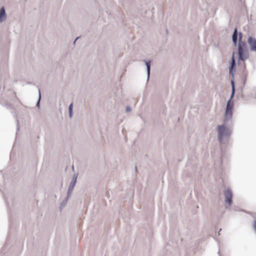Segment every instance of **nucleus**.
<instances>
[{
    "instance_id": "f257e3e1",
    "label": "nucleus",
    "mask_w": 256,
    "mask_h": 256,
    "mask_svg": "<svg viewBox=\"0 0 256 256\" xmlns=\"http://www.w3.org/2000/svg\"><path fill=\"white\" fill-rule=\"evenodd\" d=\"M239 35L240 38L238 44V54L239 56V60L244 62L248 58L249 56V53L246 43L242 41V34L240 33Z\"/></svg>"
},
{
    "instance_id": "f03ea898",
    "label": "nucleus",
    "mask_w": 256,
    "mask_h": 256,
    "mask_svg": "<svg viewBox=\"0 0 256 256\" xmlns=\"http://www.w3.org/2000/svg\"><path fill=\"white\" fill-rule=\"evenodd\" d=\"M232 124H224H224L218 126V140L220 142H222V138L224 137H228L232 133V129L230 126Z\"/></svg>"
},
{
    "instance_id": "7ed1b4c3",
    "label": "nucleus",
    "mask_w": 256,
    "mask_h": 256,
    "mask_svg": "<svg viewBox=\"0 0 256 256\" xmlns=\"http://www.w3.org/2000/svg\"><path fill=\"white\" fill-rule=\"evenodd\" d=\"M233 103L229 100L226 104V109L224 116V124H228L232 123Z\"/></svg>"
},
{
    "instance_id": "20e7f679",
    "label": "nucleus",
    "mask_w": 256,
    "mask_h": 256,
    "mask_svg": "<svg viewBox=\"0 0 256 256\" xmlns=\"http://www.w3.org/2000/svg\"><path fill=\"white\" fill-rule=\"evenodd\" d=\"M224 194L225 198V202L228 204V206H230L232 203V194L230 188H227L224 192Z\"/></svg>"
},
{
    "instance_id": "39448f33",
    "label": "nucleus",
    "mask_w": 256,
    "mask_h": 256,
    "mask_svg": "<svg viewBox=\"0 0 256 256\" xmlns=\"http://www.w3.org/2000/svg\"><path fill=\"white\" fill-rule=\"evenodd\" d=\"M248 44L251 52H256V38L249 36L248 39Z\"/></svg>"
},
{
    "instance_id": "423d86ee",
    "label": "nucleus",
    "mask_w": 256,
    "mask_h": 256,
    "mask_svg": "<svg viewBox=\"0 0 256 256\" xmlns=\"http://www.w3.org/2000/svg\"><path fill=\"white\" fill-rule=\"evenodd\" d=\"M7 14L4 7L0 8V23H2L6 20Z\"/></svg>"
},
{
    "instance_id": "0eeeda50",
    "label": "nucleus",
    "mask_w": 256,
    "mask_h": 256,
    "mask_svg": "<svg viewBox=\"0 0 256 256\" xmlns=\"http://www.w3.org/2000/svg\"><path fill=\"white\" fill-rule=\"evenodd\" d=\"M236 65H230L229 68L230 74L232 75V78H234V75L236 70Z\"/></svg>"
},
{
    "instance_id": "6e6552de",
    "label": "nucleus",
    "mask_w": 256,
    "mask_h": 256,
    "mask_svg": "<svg viewBox=\"0 0 256 256\" xmlns=\"http://www.w3.org/2000/svg\"><path fill=\"white\" fill-rule=\"evenodd\" d=\"M232 42L234 44L236 45L238 41V32L236 28L233 32L232 36Z\"/></svg>"
},
{
    "instance_id": "1a4fd4ad",
    "label": "nucleus",
    "mask_w": 256,
    "mask_h": 256,
    "mask_svg": "<svg viewBox=\"0 0 256 256\" xmlns=\"http://www.w3.org/2000/svg\"><path fill=\"white\" fill-rule=\"evenodd\" d=\"M150 66L151 65H146V66L147 80H148L150 78Z\"/></svg>"
},
{
    "instance_id": "9d476101",
    "label": "nucleus",
    "mask_w": 256,
    "mask_h": 256,
    "mask_svg": "<svg viewBox=\"0 0 256 256\" xmlns=\"http://www.w3.org/2000/svg\"><path fill=\"white\" fill-rule=\"evenodd\" d=\"M76 178H77V176H74L73 178V180L72 181V182L71 184H70V186H72L73 187H74L75 186V184H76Z\"/></svg>"
},
{
    "instance_id": "9b49d317",
    "label": "nucleus",
    "mask_w": 256,
    "mask_h": 256,
    "mask_svg": "<svg viewBox=\"0 0 256 256\" xmlns=\"http://www.w3.org/2000/svg\"><path fill=\"white\" fill-rule=\"evenodd\" d=\"M68 201V200H67L66 198L65 200H63L61 204H60V208H64L67 204V202Z\"/></svg>"
},
{
    "instance_id": "f8f14e48",
    "label": "nucleus",
    "mask_w": 256,
    "mask_h": 256,
    "mask_svg": "<svg viewBox=\"0 0 256 256\" xmlns=\"http://www.w3.org/2000/svg\"><path fill=\"white\" fill-rule=\"evenodd\" d=\"M38 93H39V98H38V100L36 104V106L38 108L40 106V99H41V94H40V90H39Z\"/></svg>"
},
{
    "instance_id": "ddd939ff",
    "label": "nucleus",
    "mask_w": 256,
    "mask_h": 256,
    "mask_svg": "<svg viewBox=\"0 0 256 256\" xmlns=\"http://www.w3.org/2000/svg\"><path fill=\"white\" fill-rule=\"evenodd\" d=\"M230 82H231V85H232V90H236L235 84H234V78H232Z\"/></svg>"
},
{
    "instance_id": "4468645a",
    "label": "nucleus",
    "mask_w": 256,
    "mask_h": 256,
    "mask_svg": "<svg viewBox=\"0 0 256 256\" xmlns=\"http://www.w3.org/2000/svg\"><path fill=\"white\" fill-rule=\"evenodd\" d=\"M235 91L236 90H232V93H231L230 97V101H232V98L234 96V94H235Z\"/></svg>"
},
{
    "instance_id": "2eb2a0df",
    "label": "nucleus",
    "mask_w": 256,
    "mask_h": 256,
    "mask_svg": "<svg viewBox=\"0 0 256 256\" xmlns=\"http://www.w3.org/2000/svg\"><path fill=\"white\" fill-rule=\"evenodd\" d=\"M72 192H70V191H68V194H67V196H66V198L67 200H68V199L70 198V196H71V194H72Z\"/></svg>"
},
{
    "instance_id": "dca6fc26",
    "label": "nucleus",
    "mask_w": 256,
    "mask_h": 256,
    "mask_svg": "<svg viewBox=\"0 0 256 256\" xmlns=\"http://www.w3.org/2000/svg\"><path fill=\"white\" fill-rule=\"evenodd\" d=\"M72 108H73V104L72 103V104H70L69 105V106H68V112L72 111Z\"/></svg>"
},
{
    "instance_id": "f3484780",
    "label": "nucleus",
    "mask_w": 256,
    "mask_h": 256,
    "mask_svg": "<svg viewBox=\"0 0 256 256\" xmlns=\"http://www.w3.org/2000/svg\"><path fill=\"white\" fill-rule=\"evenodd\" d=\"M144 62H145V64H150V63L152 62V61L150 60H144Z\"/></svg>"
},
{
    "instance_id": "a211bd4d",
    "label": "nucleus",
    "mask_w": 256,
    "mask_h": 256,
    "mask_svg": "<svg viewBox=\"0 0 256 256\" xmlns=\"http://www.w3.org/2000/svg\"><path fill=\"white\" fill-rule=\"evenodd\" d=\"M234 54H232V62H231L230 64H236V61L234 59Z\"/></svg>"
},
{
    "instance_id": "6ab92c4d",
    "label": "nucleus",
    "mask_w": 256,
    "mask_h": 256,
    "mask_svg": "<svg viewBox=\"0 0 256 256\" xmlns=\"http://www.w3.org/2000/svg\"><path fill=\"white\" fill-rule=\"evenodd\" d=\"M131 110H132V109H131V108L130 106H126V112H131Z\"/></svg>"
},
{
    "instance_id": "aec40b11",
    "label": "nucleus",
    "mask_w": 256,
    "mask_h": 256,
    "mask_svg": "<svg viewBox=\"0 0 256 256\" xmlns=\"http://www.w3.org/2000/svg\"><path fill=\"white\" fill-rule=\"evenodd\" d=\"M74 187H73V186H70H70H69V188H68V191H70V192H72V190H74Z\"/></svg>"
},
{
    "instance_id": "412c9836",
    "label": "nucleus",
    "mask_w": 256,
    "mask_h": 256,
    "mask_svg": "<svg viewBox=\"0 0 256 256\" xmlns=\"http://www.w3.org/2000/svg\"><path fill=\"white\" fill-rule=\"evenodd\" d=\"M254 228L256 231V220H254L253 224Z\"/></svg>"
},
{
    "instance_id": "4be33fe9",
    "label": "nucleus",
    "mask_w": 256,
    "mask_h": 256,
    "mask_svg": "<svg viewBox=\"0 0 256 256\" xmlns=\"http://www.w3.org/2000/svg\"><path fill=\"white\" fill-rule=\"evenodd\" d=\"M69 112V116L70 118H71L72 116V111L68 112Z\"/></svg>"
},
{
    "instance_id": "5701e85b",
    "label": "nucleus",
    "mask_w": 256,
    "mask_h": 256,
    "mask_svg": "<svg viewBox=\"0 0 256 256\" xmlns=\"http://www.w3.org/2000/svg\"><path fill=\"white\" fill-rule=\"evenodd\" d=\"M78 39V38H77L74 41V44H76V40Z\"/></svg>"
},
{
    "instance_id": "b1692460",
    "label": "nucleus",
    "mask_w": 256,
    "mask_h": 256,
    "mask_svg": "<svg viewBox=\"0 0 256 256\" xmlns=\"http://www.w3.org/2000/svg\"><path fill=\"white\" fill-rule=\"evenodd\" d=\"M244 68H246V65H244Z\"/></svg>"
},
{
    "instance_id": "393cba45",
    "label": "nucleus",
    "mask_w": 256,
    "mask_h": 256,
    "mask_svg": "<svg viewBox=\"0 0 256 256\" xmlns=\"http://www.w3.org/2000/svg\"><path fill=\"white\" fill-rule=\"evenodd\" d=\"M72 168L74 169V166H72Z\"/></svg>"
}]
</instances>
